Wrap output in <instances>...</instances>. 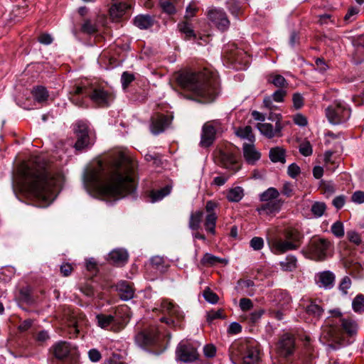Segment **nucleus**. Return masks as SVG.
Listing matches in <instances>:
<instances>
[{
  "label": "nucleus",
  "instance_id": "21",
  "mask_svg": "<svg viewBox=\"0 0 364 364\" xmlns=\"http://www.w3.org/2000/svg\"><path fill=\"white\" fill-rule=\"evenodd\" d=\"M335 274L330 271H323L316 274L315 277L316 284L325 289L333 288L335 283Z\"/></svg>",
  "mask_w": 364,
  "mask_h": 364
},
{
  "label": "nucleus",
  "instance_id": "11",
  "mask_svg": "<svg viewBox=\"0 0 364 364\" xmlns=\"http://www.w3.org/2000/svg\"><path fill=\"white\" fill-rule=\"evenodd\" d=\"M220 131L221 125L218 121L213 120L205 123L202 129L200 146H210L215 140L217 133Z\"/></svg>",
  "mask_w": 364,
  "mask_h": 364
},
{
  "label": "nucleus",
  "instance_id": "7",
  "mask_svg": "<svg viewBox=\"0 0 364 364\" xmlns=\"http://www.w3.org/2000/svg\"><path fill=\"white\" fill-rule=\"evenodd\" d=\"M75 93H84L85 97H88L93 103L99 107H108L114 100V96L100 87H94L92 86L78 85L76 87Z\"/></svg>",
  "mask_w": 364,
  "mask_h": 364
},
{
  "label": "nucleus",
  "instance_id": "44",
  "mask_svg": "<svg viewBox=\"0 0 364 364\" xmlns=\"http://www.w3.org/2000/svg\"><path fill=\"white\" fill-rule=\"evenodd\" d=\"M284 271L291 272L296 267V259L294 256H288L284 261L280 262Z\"/></svg>",
  "mask_w": 364,
  "mask_h": 364
},
{
  "label": "nucleus",
  "instance_id": "14",
  "mask_svg": "<svg viewBox=\"0 0 364 364\" xmlns=\"http://www.w3.org/2000/svg\"><path fill=\"white\" fill-rule=\"evenodd\" d=\"M208 18L220 31H225L230 26V21L226 13L220 9H210L208 11Z\"/></svg>",
  "mask_w": 364,
  "mask_h": 364
},
{
  "label": "nucleus",
  "instance_id": "10",
  "mask_svg": "<svg viewBox=\"0 0 364 364\" xmlns=\"http://www.w3.org/2000/svg\"><path fill=\"white\" fill-rule=\"evenodd\" d=\"M74 132L77 139L74 147L77 151H82L92 144L89 136L88 125L86 122H77L74 125Z\"/></svg>",
  "mask_w": 364,
  "mask_h": 364
},
{
  "label": "nucleus",
  "instance_id": "12",
  "mask_svg": "<svg viewBox=\"0 0 364 364\" xmlns=\"http://www.w3.org/2000/svg\"><path fill=\"white\" fill-rule=\"evenodd\" d=\"M176 358L177 360L183 363H192L198 359V353L193 344L182 341L176 348Z\"/></svg>",
  "mask_w": 364,
  "mask_h": 364
},
{
  "label": "nucleus",
  "instance_id": "41",
  "mask_svg": "<svg viewBox=\"0 0 364 364\" xmlns=\"http://www.w3.org/2000/svg\"><path fill=\"white\" fill-rule=\"evenodd\" d=\"M243 196V189L239 186L230 189L227 194V198L230 202H239Z\"/></svg>",
  "mask_w": 364,
  "mask_h": 364
},
{
  "label": "nucleus",
  "instance_id": "24",
  "mask_svg": "<svg viewBox=\"0 0 364 364\" xmlns=\"http://www.w3.org/2000/svg\"><path fill=\"white\" fill-rule=\"evenodd\" d=\"M324 310L320 300H309L305 306V312L309 316L318 320L323 315Z\"/></svg>",
  "mask_w": 364,
  "mask_h": 364
},
{
  "label": "nucleus",
  "instance_id": "3",
  "mask_svg": "<svg viewBox=\"0 0 364 364\" xmlns=\"http://www.w3.org/2000/svg\"><path fill=\"white\" fill-rule=\"evenodd\" d=\"M176 80L179 86L190 91L200 102H213L218 93L217 75L208 68L181 72L176 75Z\"/></svg>",
  "mask_w": 364,
  "mask_h": 364
},
{
  "label": "nucleus",
  "instance_id": "45",
  "mask_svg": "<svg viewBox=\"0 0 364 364\" xmlns=\"http://www.w3.org/2000/svg\"><path fill=\"white\" fill-rule=\"evenodd\" d=\"M77 86L78 85L73 87V89L70 91V92H69L70 97L69 98H70V101L75 105H77L78 107H82L84 105V100H83L82 97H85V96L84 93H75V91Z\"/></svg>",
  "mask_w": 364,
  "mask_h": 364
},
{
  "label": "nucleus",
  "instance_id": "13",
  "mask_svg": "<svg viewBox=\"0 0 364 364\" xmlns=\"http://www.w3.org/2000/svg\"><path fill=\"white\" fill-rule=\"evenodd\" d=\"M120 311H124V308L116 310L114 314H97L96 316V319L97 321L98 326L102 328L112 326V327L114 328V330L123 328L124 324L121 322L119 318Z\"/></svg>",
  "mask_w": 364,
  "mask_h": 364
},
{
  "label": "nucleus",
  "instance_id": "47",
  "mask_svg": "<svg viewBox=\"0 0 364 364\" xmlns=\"http://www.w3.org/2000/svg\"><path fill=\"white\" fill-rule=\"evenodd\" d=\"M326 205L323 202H315L311 208L314 215L316 218L321 217L326 211Z\"/></svg>",
  "mask_w": 364,
  "mask_h": 364
},
{
  "label": "nucleus",
  "instance_id": "19",
  "mask_svg": "<svg viewBox=\"0 0 364 364\" xmlns=\"http://www.w3.org/2000/svg\"><path fill=\"white\" fill-rule=\"evenodd\" d=\"M322 336L328 341H336L341 338V331L336 322L328 319L322 328Z\"/></svg>",
  "mask_w": 364,
  "mask_h": 364
},
{
  "label": "nucleus",
  "instance_id": "43",
  "mask_svg": "<svg viewBox=\"0 0 364 364\" xmlns=\"http://www.w3.org/2000/svg\"><path fill=\"white\" fill-rule=\"evenodd\" d=\"M353 310L358 314H362L364 312V295L359 294H358L352 301Z\"/></svg>",
  "mask_w": 364,
  "mask_h": 364
},
{
  "label": "nucleus",
  "instance_id": "63",
  "mask_svg": "<svg viewBox=\"0 0 364 364\" xmlns=\"http://www.w3.org/2000/svg\"><path fill=\"white\" fill-rule=\"evenodd\" d=\"M88 356L90 360L92 362H98L102 358L100 351L95 348L89 350Z\"/></svg>",
  "mask_w": 364,
  "mask_h": 364
},
{
  "label": "nucleus",
  "instance_id": "18",
  "mask_svg": "<svg viewBox=\"0 0 364 364\" xmlns=\"http://www.w3.org/2000/svg\"><path fill=\"white\" fill-rule=\"evenodd\" d=\"M157 335L158 333L154 329L145 330L136 336L135 341L142 348L151 346L156 343Z\"/></svg>",
  "mask_w": 364,
  "mask_h": 364
},
{
  "label": "nucleus",
  "instance_id": "17",
  "mask_svg": "<svg viewBox=\"0 0 364 364\" xmlns=\"http://www.w3.org/2000/svg\"><path fill=\"white\" fill-rule=\"evenodd\" d=\"M257 128L262 135L269 139H272L275 136H282L283 126L281 122H279V119L278 118L274 127L269 123H258Z\"/></svg>",
  "mask_w": 364,
  "mask_h": 364
},
{
  "label": "nucleus",
  "instance_id": "49",
  "mask_svg": "<svg viewBox=\"0 0 364 364\" xmlns=\"http://www.w3.org/2000/svg\"><path fill=\"white\" fill-rule=\"evenodd\" d=\"M228 8L234 16H239L242 12V8L240 2L236 0H230L228 1Z\"/></svg>",
  "mask_w": 364,
  "mask_h": 364
},
{
  "label": "nucleus",
  "instance_id": "42",
  "mask_svg": "<svg viewBox=\"0 0 364 364\" xmlns=\"http://www.w3.org/2000/svg\"><path fill=\"white\" fill-rule=\"evenodd\" d=\"M279 196V193L275 188H269L260 195V200L266 202L277 200Z\"/></svg>",
  "mask_w": 364,
  "mask_h": 364
},
{
  "label": "nucleus",
  "instance_id": "61",
  "mask_svg": "<svg viewBox=\"0 0 364 364\" xmlns=\"http://www.w3.org/2000/svg\"><path fill=\"white\" fill-rule=\"evenodd\" d=\"M348 240L354 244L358 245L361 242V238L359 234L355 231H348L347 232Z\"/></svg>",
  "mask_w": 364,
  "mask_h": 364
},
{
  "label": "nucleus",
  "instance_id": "39",
  "mask_svg": "<svg viewBox=\"0 0 364 364\" xmlns=\"http://www.w3.org/2000/svg\"><path fill=\"white\" fill-rule=\"evenodd\" d=\"M235 134L241 139H247L250 143H253L255 139V137L252 134V129L250 126L238 128L236 130Z\"/></svg>",
  "mask_w": 364,
  "mask_h": 364
},
{
  "label": "nucleus",
  "instance_id": "51",
  "mask_svg": "<svg viewBox=\"0 0 364 364\" xmlns=\"http://www.w3.org/2000/svg\"><path fill=\"white\" fill-rule=\"evenodd\" d=\"M331 230L332 233L337 237H341L344 235L343 225L340 221L334 223L332 225Z\"/></svg>",
  "mask_w": 364,
  "mask_h": 364
},
{
  "label": "nucleus",
  "instance_id": "64",
  "mask_svg": "<svg viewBox=\"0 0 364 364\" xmlns=\"http://www.w3.org/2000/svg\"><path fill=\"white\" fill-rule=\"evenodd\" d=\"M351 200L353 202L356 203H364V192L361 191H355L352 195Z\"/></svg>",
  "mask_w": 364,
  "mask_h": 364
},
{
  "label": "nucleus",
  "instance_id": "38",
  "mask_svg": "<svg viewBox=\"0 0 364 364\" xmlns=\"http://www.w3.org/2000/svg\"><path fill=\"white\" fill-rule=\"evenodd\" d=\"M152 266L161 272H166L169 267L168 261L163 257L154 256L151 259Z\"/></svg>",
  "mask_w": 364,
  "mask_h": 364
},
{
  "label": "nucleus",
  "instance_id": "59",
  "mask_svg": "<svg viewBox=\"0 0 364 364\" xmlns=\"http://www.w3.org/2000/svg\"><path fill=\"white\" fill-rule=\"evenodd\" d=\"M240 307L243 311H249L253 307V304L250 299L242 298L240 300Z\"/></svg>",
  "mask_w": 364,
  "mask_h": 364
},
{
  "label": "nucleus",
  "instance_id": "2",
  "mask_svg": "<svg viewBox=\"0 0 364 364\" xmlns=\"http://www.w3.org/2000/svg\"><path fill=\"white\" fill-rule=\"evenodd\" d=\"M137 162L124 154H119L113 161L106 182L101 181V173L92 170L88 180L95 183L99 195L103 198H121L135 190L134 174Z\"/></svg>",
  "mask_w": 364,
  "mask_h": 364
},
{
  "label": "nucleus",
  "instance_id": "53",
  "mask_svg": "<svg viewBox=\"0 0 364 364\" xmlns=\"http://www.w3.org/2000/svg\"><path fill=\"white\" fill-rule=\"evenodd\" d=\"M203 296L210 304H216L219 299L218 296L210 289H207L203 291Z\"/></svg>",
  "mask_w": 364,
  "mask_h": 364
},
{
  "label": "nucleus",
  "instance_id": "46",
  "mask_svg": "<svg viewBox=\"0 0 364 364\" xmlns=\"http://www.w3.org/2000/svg\"><path fill=\"white\" fill-rule=\"evenodd\" d=\"M81 31L89 35L94 34L97 31V27L90 19H85L82 24Z\"/></svg>",
  "mask_w": 364,
  "mask_h": 364
},
{
  "label": "nucleus",
  "instance_id": "25",
  "mask_svg": "<svg viewBox=\"0 0 364 364\" xmlns=\"http://www.w3.org/2000/svg\"><path fill=\"white\" fill-rule=\"evenodd\" d=\"M294 346V338L291 336L284 335L278 343V350L281 355L288 356L292 353Z\"/></svg>",
  "mask_w": 364,
  "mask_h": 364
},
{
  "label": "nucleus",
  "instance_id": "20",
  "mask_svg": "<svg viewBox=\"0 0 364 364\" xmlns=\"http://www.w3.org/2000/svg\"><path fill=\"white\" fill-rule=\"evenodd\" d=\"M171 119L168 116L156 114L151 117V131L154 134H158L165 130L171 123Z\"/></svg>",
  "mask_w": 364,
  "mask_h": 364
},
{
  "label": "nucleus",
  "instance_id": "4",
  "mask_svg": "<svg viewBox=\"0 0 364 364\" xmlns=\"http://www.w3.org/2000/svg\"><path fill=\"white\" fill-rule=\"evenodd\" d=\"M229 356L233 364H259V343L254 339H240L232 343Z\"/></svg>",
  "mask_w": 364,
  "mask_h": 364
},
{
  "label": "nucleus",
  "instance_id": "9",
  "mask_svg": "<svg viewBox=\"0 0 364 364\" xmlns=\"http://www.w3.org/2000/svg\"><path fill=\"white\" fill-rule=\"evenodd\" d=\"M331 247V242L321 237H313L309 244L308 252L312 259L316 261L324 260L327 255V252Z\"/></svg>",
  "mask_w": 364,
  "mask_h": 364
},
{
  "label": "nucleus",
  "instance_id": "62",
  "mask_svg": "<svg viewBox=\"0 0 364 364\" xmlns=\"http://www.w3.org/2000/svg\"><path fill=\"white\" fill-rule=\"evenodd\" d=\"M287 173L290 177L295 178L300 173V168L296 164H291L288 167Z\"/></svg>",
  "mask_w": 364,
  "mask_h": 364
},
{
  "label": "nucleus",
  "instance_id": "16",
  "mask_svg": "<svg viewBox=\"0 0 364 364\" xmlns=\"http://www.w3.org/2000/svg\"><path fill=\"white\" fill-rule=\"evenodd\" d=\"M229 53L227 55L228 59L232 63L238 64L237 69H245L250 62V56L242 49L237 48L235 45L232 46Z\"/></svg>",
  "mask_w": 364,
  "mask_h": 364
},
{
  "label": "nucleus",
  "instance_id": "36",
  "mask_svg": "<svg viewBox=\"0 0 364 364\" xmlns=\"http://www.w3.org/2000/svg\"><path fill=\"white\" fill-rule=\"evenodd\" d=\"M267 82L279 89L285 90L288 87L287 81L281 75L270 74L267 77Z\"/></svg>",
  "mask_w": 364,
  "mask_h": 364
},
{
  "label": "nucleus",
  "instance_id": "48",
  "mask_svg": "<svg viewBox=\"0 0 364 364\" xmlns=\"http://www.w3.org/2000/svg\"><path fill=\"white\" fill-rule=\"evenodd\" d=\"M178 30L186 35L187 38L195 37L194 31L188 22H181L178 24Z\"/></svg>",
  "mask_w": 364,
  "mask_h": 364
},
{
  "label": "nucleus",
  "instance_id": "1",
  "mask_svg": "<svg viewBox=\"0 0 364 364\" xmlns=\"http://www.w3.org/2000/svg\"><path fill=\"white\" fill-rule=\"evenodd\" d=\"M17 173L23 191L36 200L38 206L46 207L51 203L53 188L60 186V179L49 172L43 157L36 156L28 162H22Z\"/></svg>",
  "mask_w": 364,
  "mask_h": 364
},
{
  "label": "nucleus",
  "instance_id": "6",
  "mask_svg": "<svg viewBox=\"0 0 364 364\" xmlns=\"http://www.w3.org/2000/svg\"><path fill=\"white\" fill-rule=\"evenodd\" d=\"M160 311L164 314L160 318L161 322L173 328L181 327L184 314L179 306L168 299H164L160 304Z\"/></svg>",
  "mask_w": 364,
  "mask_h": 364
},
{
  "label": "nucleus",
  "instance_id": "28",
  "mask_svg": "<svg viewBox=\"0 0 364 364\" xmlns=\"http://www.w3.org/2000/svg\"><path fill=\"white\" fill-rule=\"evenodd\" d=\"M117 290L119 297L125 301L133 298L134 294L132 286L126 281L119 282L117 285Z\"/></svg>",
  "mask_w": 364,
  "mask_h": 364
},
{
  "label": "nucleus",
  "instance_id": "30",
  "mask_svg": "<svg viewBox=\"0 0 364 364\" xmlns=\"http://www.w3.org/2000/svg\"><path fill=\"white\" fill-rule=\"evenodd\" d=\"M154 23V18L150 15L140 14L134 19V24L140 29H148Z\"/></svg>",
  "mask_w": 364,
  "mask_h": 364
},
{
  "label": "nucleus",
  "instance_id": "56",
  "mask_svg": "<svg viewBox=\"0 0 364 364\" xmlns=\"http://www.w3.org/2000/svg\"><path fill=\"white\" fill-rule=\"evenodd\" d=\"M350 278L348 276L344 277L339 284V289L343 292V294H346L348 293V290L350 289Z\"/></svg>",
  "mask_w": 364,
  "mask_h": 364
},
{
  "label": "nucleus",
  "instance_id": "57",
  "mask_svg": "<svg viewBox=\"0 0 364 364\" xmlns=\"http://www.w3.org/2000/svg\"><path fill=\"white\" fill-rule=\"evenodd\" d=\"M250 245L254 250H260L264 246V240L262 237H255L250 240Z\"/></svg>",
  "mask_w": 364,
  "mask_h": 364
},
{
  "label": "nucleus",
  "instance_id": "29",
  "mask_svg": "<svg viewBox=\"0 0 364 364\" xmlns=\"http://www.w3.org/2000/svg\"><path fill=\"white\" fill-rule=\"evenodd\" d=\"M341 331H343L349 336L355 335L358 332V326L356 321L351 318H341Z\"/></svg>",
  "mask_w": 364,
  "mask_h": 364
},
{
  "label": "nucleus",
  "instance_id": "35",
  "mask_svg": "<svg viewBox=\"0 0 364 364\" xmlns=\"http://www.w3.org/2000/svg\"><path fill=\"white\" fill-rule=\"evenodd\" d=\"M31 93L35 100L39 103L47 101L49 97L48 90L43 86L34 87Z\"/></svg>",
  "mask_w": 364,
  "mask_h": 364
},
{
  "label": "nucleus",
  "instance_id": "27",
  "mask_svg": "<svg viewBox=\"0 0 364 364\" xmlns=\"http://www.w3.org/2000/svg\"><path fill=\"white\" fill-rule=\"evenodd\" d=\"M86 325L87 319L82 314L73 315L69 323V326L73 331V336H77Z\"/></svg>",
  "mask_w": 364,
  "mask_h": 364
},
{
  "label": "nucleus",
  "instance_id": "34",
  "mask_svg": "<svg viewBox=\"0 0 364 364\" xmlns=\"http://www.w3.org/2000/svg\"><path fill=\"white\" fill-rule=\"evenodd\" d=\"M286 151L282 147L277 146L269 150V159L274 163L280 162L284 164Z\"/></svg>",
  "mask_w": 364,
  "mask_h": 364
},
{
  "label": "nucleus",
  "instance_id": "23",
  "mask_svg": "<svg viewBox=\"0 0 364 364\" xmlns=\"http://www.w3.org/2000/svg\"><path fill=\"white\" fill-rule=\"evenodd\" d=\"M74 350L75 348L66 341H59L53 346V355L58 360H63L70 355H73Z\"/></svg>",
  "mask_w": 364,
  "mask_h": 364
},
{
  "label": "nucleus",
  "instance_id": "31",
  "mask_svg": "<svg viewBox=\"0 0 364 364\" xmlns=\"http://www.w3.org/2000/svg\"><path fill=\"white\" fill-rule=\"evenodd\" d=\"M109 259L117 265H121L125 263L128 259V254L123 249H116L112 250L109 255Z\"/></svg>",
  "mask_w": 364,
  "mask_h": 364
},
{
  "label": "nucleus",
  "instance_id": "26",
  "mask_svg": "<svg viewBox=\"0 0 364 364\" xmlns=\"http://www.w3.org/2000/svg\"><path fill=\"white\" fill-rule=\"evenodd\" d=\"M282 201L281 200H274L270 201H266L265 203L262 204L257 208L259 214H267L270 215L278 213L282 205Z\"/></svg>",
  "mask_w": 364,
  "mask_h": 364
},
{
  "label": "nucleus",
  "instance_id": "5",
  "mask_svg": "<svg viewBox=\"0 0 364 364\" xmlns=\"http://www.w3.org/2000/svg\"><path fill=\"white\" fill-rule=\"evenodd\" d=\"M284 240L274 238L269 242L272 251L275 254H282L289 250H296L301 244L303 235L296 228L284 230Z\"/></svg>",
  "mask_w": 364,
  "mask_h": 364
},
{
  "label": "nucleus",
  "instance_id": "55",
  "mask_svg": "<svg viewBox=\"0 0 364 364\" xmlns=\"http://www.w3.org/2000/svg\"><path fill=\"white\" fill-rule=\"evenodd\" d=\"M134 80V76L133 74L128 72H124L121 77V82L123 88L126 89Z\"/></svg>",
  "mask_w": 364,
  "mask_h": 364
},
{
  "label": "nucleus",
  "instance_id": "32",
  "mask_svg": "<svg viewBox=\"0 0 364 364\" xmlns=\"http://www.w3.org/2000/svg\"><path fill=\"white\" fill-rule=\"evenodd\" d=\"M130 5L127 3L119 2L114 4L109 9V14L112 18L116 19L122 17Z\"/></svg>",
  "mask_w": 364,
  "mask_h": 364
},
{
  "label": "nucleus",
  "instance_id": "60",
  "mask_svg": "<svg viewBox=\"0 0 364 364\" xmlns=\"http://www.w3.org/2000/svg\"><path fill=\"white\" fill-rule=\"evenodd\" d=\"M223 316V310L219 309L217 311H210L208 313L207 320L208 322H211L212 321L218 318H222Z\"/></svg>",
  "mask_w": 364,
  "mask_h": 364
},
{
  "label": "nucleus",
  "instance_id": "37",
  "mask_svg": "<svg viewBox=\"0 0 364 364\" xmlns=\"http://www.w3.org/2000/svg\"><path fill=\"white\" fill-rule=\"evenodd\" d=\"M171 186L168 185L166 186L165 187L161 189L152 191L149 195L151 201L152 203H155L156 201L162 200L165 196H168L171 193Z\"/></svg>",
  "mask_w": 364,
  "mask_h": 364
},
{
  "label": "nucleus",
  "instance_id": "52",
  "mask_svg": "<svg viewBox=\"0 0 364 364\" xmlns=\"http://www.w3.org/2000/svg\"><path fill=\"white\" fill-rule=\"evenodd\" d=\"M220 261V258L209 254L206 253L204 255L203 259H201V263L204 265H214L217 262Z\"/></svg>",
  "mask_w": 364,
  "mask_h": 364
},
{
  "label": "nucleus",
  "instance_id": "50",
  "mask_svg": "<svg viewBox=\"0 0 364 364\" xmlns=\"http://www.w3.org/2000/svg\"><path fill=\"white\" fill-rule=\"evenodd\" d=\"M299 150L301 154L304 156H311L313 153L312 146L309 141H305L300 144Z\"/></svg>",
  "mask_w": 364,
  "mask_h": 364
},
{
  "label": "nucleus",
  "instance_id": "8",
  "mask_svg": "<svg viewBox=\"0 0 364 364\" xmlns=\"http://www.w3.org/2000/svg\"><path fill=\"white\" fill-rule=\"evenodd\" d=\"M326 115L330 123L340 124L348 120L350 117V109L344 103L335 101L326 109Z\"/></svg>",
  "mask_w": 364,
  "mask_h": 364
},
{
  "label": "nucleus",
  "instance_id": "33",
  "mask_svg": "<svg viewBox=\"0 0 364 364\" xmlns=\"http://www.w3.org/2000/svg\"><path fill=\"white\" fill-rule=\"evenodd\" d=\"M203 218V210H196L191 213L188 222V227L193 230H198L200 228L201 222Z\"/></svg>",
  "mask_w": 364,
  "mask_h": 364
},
{
  "label": "nucleus",
  "instance_id": "22",
  "mask_svg": "<svg viewBox=\"0 0 364 364\" xmlns=\"http://www.w3.org/2000/svg\"><path fill=\"white\" fill-rule=\"evenodd\" d=\"M242 154L245 161L250 165H254L261 157V154L257 150L253 143H244Z\"/></svg>",
  "mask_w": 364,
  "mask_h": 364
},
{
  "label": "nucleus",
  "instance_id": "15",
  "mask_svg": "<svg viewBox=\"0 0 364 364\" xmlns=\"http://www.w3.org/2000/svg\"><path fill=\"white\" fill-rule=\"evenodd\" d=\"M215 159L225 168L232 170L233 171H237L240 168V165L238 164L236 156L229 151L219 150L215 156Z\"/></svg>",
  "mask_w": 364,
  "mask_h": 364
},
{
  "label": "nucleus",
  "instance_id": "58",
  "mask_svg": "<svg viewBox=\"0 0 364 364\" xmlns=\"http://www.w3.org/2000/svg\"><path fill=\"white\" fill-rule=\"evenodd\" d=\"M287 95V91L283 89H279L276 90L272 96V100L277 102H282L284 100V97Z\"/></svg>",
  "mask_w": 364,
  "mask_h": 364
},
{
  "label": "nucleus",
  "instance_id": "40",
  "mask_svg": "<svg viewBox=\"0 0 364 364\" xmlns=\"http://www.w3.org/2000/svg\"><path fill=\"white\" fill-rule=\"evenodd\" d=\"M218 216L216 214H207L205 219L204 227L205 230L211 233L212 235L215 234V225Z\"/></svg>",
  "mask_w": 364,
  "mask_h": 364
},
{
  "label": "nucleus",
  "instance_id": "54",
  "mask_svg": "<svg viewBox=\"0 0 364 364\" xmlns=\"http://www.w3.org/2000/svg\"><path fill=\"white\" fill-rule=\"evenodd\" d=\"M160 5L163 11L168 14H173L176 11L174 5L168 0H161Z\"/></svg>",
  "mask_w": 364,
  "mask_h": 364
}]
</instances>
